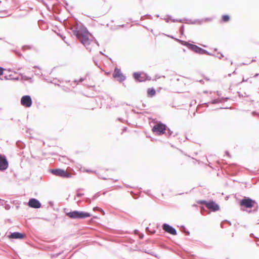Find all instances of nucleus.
Wrapping results in <instances>:
<instances>
[{"label": "nucleus", "instance_id": "31", "mask_svg": "<svg viewBox=\"0 0 259 259\" xmlns=\"http://www.w3.org/2000/svg\"><path fill=\"white\" fill-rule=\"evenodd\" d=\"M252 115L254 116H257L259 117V112L256 111H253L252 113Z\"/></svg>", "mask_w": 259, "mask_h": 259}, {"label": "nucleus", "instance_id": "23", "mask_svg": "<svg viewBox=\"0 0 259 259\" xmlns=\"http://www.w3.org/2000/svg\"><path fill=\"white\" fill-rule=\"evenodd\" d=\"M198 204H205V206H207V203H208V201H206L205 200H199L197 202Z\"/></svg>", "mask_w": 259, "mask_h": 259}, {"label": "nucleus", "instance_id": "59", "mask_svg": "<svg viewBox=\"0 0 259 259\" xmlns=\"http://www.w3.org/2000/svg\"><path fill=\"white\" fill-rule=\"evenodd\" d=\"M254 61H255V60H252V62H254Z\"/></svg>", "mask_w": 259, "mask_h": 259}, {"label": "nucleus", "instance_id": "12", "mask_svg": "<svg viewBox=\"0 0 259 259\" xmlns=\"http://www.w3.org/2000/svg\"><path fill=\"white\" fill-rule=\"evenodd\" d=\"M206 207L209 210L214 212L220 209L219 205L212 200L208 201Z\"/></svg>", "mask_w": 259, "mask_h": 259}, {"label": "nucleus", "instance_id": "21", "mask_svg": "<svg viewBox=\"0 0 259 259\" xmlns=\"http://www.w3.org/2000/svg\"><path fill=\"white\" fill-rule=\"evenodd\" d=\"M182 228L183 229V232L186 235H190V232L188 230H187L184 226H182Z\"/></svg>", "mask_w": 259, "mask_h": 259}, {"label": "nucleus", "instance_id": "49", "mask_svg": "<svg viewBox=\"0 0 259 259\" xmlns=\"http://www.w3.org/2000/svg\"><path fill=\"white\" fill-rule=\"evenodd\" d=\"M95 43L99 46V44L98 42L96 40H95Z\"/></svg>", "mask_w": 259, "mask_h": 259}, {"label": "nucleus", "instance_id": "47", "mask_svg": "<svg viewBox=\"0 0 259 259\" xmlns=\"http://www.w3.org/2000/svg\"><path fill=\"white\" fill-rule=\"evenodd\" d=\"M226 222H227L230 225H231V223L230 221H227V220H226L225 221Z\"/></svg>", "mask_w": 259, "mask_h": 259}, {"label": "nucleus", "instance_id": "18", "mask_svg": "<svg viewBox=\"0 0 259 259\" xmlns=\"http://www.w3.org/2000/svg\"><path fill=\"white\" fill-rule=\"evenodd\" d=\"M174 39L176 40V41H177L178 42H179L180 43H181L182 45L186 46L187 47H188V46L189 45V42L187 41L182 40H181V39H179L176 38H175Z\"/></svg>", "mask_w": 259, "mask_h": 259}, {"label": "nucleus", "instance_id": "57", "mask_svg": "<svg viewBox=\"0 0 259 259\" xmlns=\"http://www.w3.org/2000/svg\"><path fill=\"white\" fill-rule=\"evenodd\" d=\"M177 135V134H176L175 135H174V137H175Z\"/></svg>", "mask_w": 259, "mask_h": 259}, {"label": "nucleus", "instance_id": "33", "mask_svg": "<svg viewBox=\"0 0 259 259\" xmlns=\"http://www.w3.org/2000/svg\"><path fill=\"white\" fill-rule=\"evenodd\" d=\"M100 209H101V208H100V207H98V206H96V207H94L93 210H95H95H98V211H100Z\"/></svg>", "mask_w": 259, "mask_h": 259}, {"label": "nucleus", "instance_id": "43", "mask_svg": "<svg viewBox=\"0 0 259 259\" xmlns=\"http://www.w3.org/2000/svg\"><path fill=\"white\" fill-rule=\"evenodd\" d=\"M118 120L121 122H123V119L121 118H118Z\"/></svg>", "mask_w": 259, "mask_h": 259}, {"label": "nucleus", "instance_id": "38", "mask_svg": "<svg viewBox=\"0 0 259 259\" xmlns=\"http://www.w3.org/2000/svg\"><path fill=\"white\" fill-rule=\"evenodd\" d=\"M100 212H101L103 215H105V211H104L102 208H101V209H100Z\"/></svg>", "mask_w": 259, "mask_h": 259}, {"label": "nucleus", "instance_id": "24", "mask_svg": "<svg viewBox=\"0 0 259 259\" xmlns=\"http://www.w3.org/2000/svg\"><path fill=\"white\" fill-rule=\"evenodd\" d=\"M184 26L183 25L180 28V32L181 35H183L184 34Z\"/></svg>", "mask_w": 259, "mask_h": 259}, {"label": "nucleus", "instance_id": "58", "mask_svg": "<svg viewBox=\"0 0 259 259\" xmlns=\"http://www.w3.org/2000/svg\"><path fill=\"white\" fill-rule=\"evenodd\" d=\"M250 235L253 236V234H251Z\"/></svg>", "mask_w": 259, "mask_h": 259}, {"label": "nucleus", "instance_id": "26", "mask_svg": "<svg viewBox=\"0 0 259 259\" xmlns=\"http://www.w3.org/2000/svg\"><path fill=\"white\" fill-rule=\"evenodd\" d=\"M146 231H147L148 233H150V234H154V233H155V230H153V231H151L150 230V229H149V227H146Z\"/></svg>", "mask_w": 259, "mask_h": 259}, {"label": "nucleus", "instance_id": "19", "mask_svg": "<svg viewBox=\"0 0 259 259\" xmlns=\"http://www.w3.org/2000/svg\"><path fill=\"white\" fill-rule=\"evenodd\" d=\"M222 20L224 22H227L230 20V17L228 15H224L222 16Z\"/></svg>", "mask_w": 259, "mask_h": 259}, {"label": "nucleus", "instance_id": "42", "mask_svg": "<svg viewBox=\"0 0 259 259\" xmlns=\"http://www.w3.org/2000/svg\"><path fill=\"white\" fill-rule=\"evenodd\" d=\"M139 237H140V239H142L144 237V234H140Z\"/></svg>", "mask_w": 259, "mask_h": 259}, {"label": "nucleus", "instance_id": "8", "mask_svg": "<svg viewBox=\"0 0 259 259\" xmlns=\"http://www.w3.org/2000/svg\"><path fill=\"white\" fill-rule=\"evenodd\" d=\"M32 99L29 95H24L21 99V104L23 106L28 108L31 106Z\"/></svg>", "mask_w": 259, "mask_h": 259}, {"label": "nucleus", "instance_id": "15", "mask_svg": "<svg viewBox=\"0 0 259 259\" xmlns=\"http://www.w3.org/2000/svg\"><path fill=\"white\" fill-rule=\"evenodd\" d=\"M133 77L136 81L138 82H142L144 81L143 79H140L141 74L139 72H134L133 73Z\"/></svg>", "mask_w": 259, "mask_h": 259}, {"label": "nucleus", "instance_id": "40", "mask_svg": "<svg viewBox=\"0 0 259 259\" xmlns=\"http://www.w3.org/2000/svg\"><path fill=\"white\" fill-rule=\"evenodd\" d=\"M146 16L148 17V18L149 19H152V17L150 15H146Z\"/></svg>", "mask_w": 259, "mask_h": 259}, {"label": "nucleus", "instance_id": "45", "mask_svg": "<svg viewBox=\"0 0 259 259\" xmlns=\"http://www.w3.org/2000/svg\"><path fill=\"white\" fill-rule=\"evenodd\" d=\"M149 192H150V190H147L146 191H145V192L148 194V195H149Z\"/></svg>", "mask_w": 259, "mask_h": 259}, {"label": "nucleus", "instance_id": "11", "mask_svg": "<svg viewBox=\"0 0 259 259\" xmlns=\"http://www.w3.org/2000/svg\"><path fill=\"white\" fill-rule=\"evenodd\" d=\"M27 204L30 207L33 208H39L41 205L40 202L34 198H30Z\"/></svg>", "mask_w": 259, "mask_h": 259}, {"label": "nucleus", "instance_id": "16", "mask_svg": "<svg viewBox=\"0 0 259 259\" xmlns=\"http://www.w3.org/2000/svg\"><path fill=\"white\" fill-rule=\"evenodd\" d=\"M16 145L19 148L21 149H24L25 147V144L21 141H17Z\"/></svg>", "mask_w": 259, "mask_h": 259}, {"label": "nucleus", "instance_id": "39", "mask_svg": "<svg viewBox=\"0 0 259 259\" xmlns=\"http://www.w3.org/2000/svg\"><path fill=\"white\" fill-rule=\"evenodd\" d=\"M94 62L96 65H97L99 68H100V66L98 65V62L95 60H94Z\"/></svg>", "mask_w": 259, "mask_h": 259}, {"label": "nucleus", "instance_id": "34", "mask_svg": "<svg viewBox=\"0 0 259 259\" xmlns=\"http://www.w3.org/2000/svg\"><path fill=\"white\" fill-rule=\"evenodd\" d=\"M219 54H220V56L218 57V58L219 59H221L222 57H224V55L223 54H222L221 53L219 52L218 53Z\"/></svg>", "mask_w": 259, "mask_h": 259}, {"label": "nucleus", "instance_id": "37", "mask_svg": "<svg viewBox=\"0 0 259 259\" xmlns=\"http://www.w3.org/2000/svg\"><path fill=\"white\" fill-rule=\"evenodd\" d=\"M203 211H205V208L203 207L201 208V212L202 214H203Z\"/></svg>", "mask_w": 259, "mask_h": 259}, {"label": "nucleus", "instance_id": "7", "mask_svg": "<svg viewBox=\"0 0 259 259\" xmlns=\"http://www.w3.org/2000/svg\"><path fill=\"white\" fill-rule=\"evenodd\" d=\"M9 166V162L5 155L0 154V171L6 170Z\"/></svg>", "mask_w": 259, "mask_h": 259}, {"label": "nucleus", "instance_id": "53", "mask_svg": "<svg viewBox=\"0 0 259 259\" xmlns=\"http://www.w3.org/2000/svg\"><path fill=\"white\" fill-rule=\"evenodd\" d=\"M143 106L144 107H146V105H145V104H143Z\"/></svg>", "mask_w": 259, "mask_h": 259}, {"label": "nucleus", "instance_id": "60", "mask_svg": "<svg viewBox=\"0 0 259 259\" xmlns=\"http://www.w3.org/2000/svg\"><path fill=\"white\" fill-rule=\"evenodd\" d=\"M233 73H236V71H234L233 72Z\"/></svg>", "mask_w": 259, "mask_h": 259}, {"label": "nucleus", "instance_id": "44", "mask_svg": "<svg viewBox=\"0 0 259 259\" xmlns=\"http://www.w3.org/2000/svg\"><path fill=\"white\" fill-rule=\"evenodd\" d=\"M84 79L83 78H80L78 82H82L83 81Z\"/></svg>", "mask_w": 259, "mask_h": 259}, {"label": "nucleus", "instance_id": "9", "mask_svg": "<svg viewBox=\"0 0 259 259\" xmlns=\"http://www.w3.org/2000/svg\"><path fill=\"white\" fill-rule=\"evenodd\" d=\"M113 77L114 78H116L118 81L119 82H121L123 80H124L126 78L125 76H124L121 72V70L120 69L116 67L114 69L113 73Z\"/></svg>", "mask_w": 259, "mask_h": 259}, {"label": "nucleus", "instance_id": "50", "mask_svg": "<svg viewBox=\"0 0 259 259\" xmlns=\"http://www.w3.org/2000/svg\"><path fill=\"white\" fill-rule=\"evenodd\" d=\"M127 130V127H124V128H123V131H126Z\"/></svg>", "mask_w": 259, "mask_h": 259}, {"label": "nucleus", "instance_id": "25", "mask_svg": "<svg viewBox=\"0 0 259 259\" xmlns=\"http://www.w3.org/2000/svg\"><path fill=\"white\" fill-rule=\"evenodd\" d=\"M221 101L219 99H214L211 101L212 104H217L220 103Z\"/></svg>", "mask_w": 259, "mask_h": 259}, {"label": "nucleus", "instance_id": "56", "mask_svg": "<svg viewBox=\"0 0 259 259\" xmlns=\"http://www.w3.org/2000/svg\"><path fill=\"white\" fill-rule=\"evenodd\" d=\"M145 17V16H143V17H142V18H142V19H143V17Z\"/></svg>", "mask_w": 259, "mask_h": 259}, {"label": "nucleus", "instance_id": "3", "mask_svg": "<svg viewBox=\"0 0 259 259\" xmlns=\"http://www.w3.org/2000/svg\"><path fill=\"white\" fill-rule=\"evenodd\" d=\"M239 204L240 206L244 207L246 208H251L254 207L253 210H249L248 212H256L257 210L258 205L257 202L251 198L247 197H244L243 199L240 200Z\"/></svg>", "mask_w": 259, "mask_h": 259}, {"label": "nucleus", "instance_id": "54", "mask_svg": "<svg viewBox=\"0 0 259 259\" xmlns=\"http://www.w3.org/2000/svg\"><path fill=\"white\" fill-rule=\"evenodd\" d=\"M231 64L232 65L233 64V61H231Z\"/></svg>", "mask_w": 259, "mask_h": 259}, {"label": "nucleus", "instance_id": "6", "mask_svg": "<svg viewBox=\"0 0 259 259\" xmlns=\"http://www.w3.org/2000/svg\"><path fill=\"white\" fill-rule=\"evenodd\" d=\"M51 172L53 175L63 178H68L71 177V174L67 173L65 170L62 169H51Z\"/></svg>", "mask_w": 259, "mask_h": 259}, {"label": "nucleus", "instance_id": "4", "mask_svg": "<svg viewBox=\"0 0 259 259\" xmlns=\"http://www.w3.org/2000/svg\"><path fill=\"white\" fill-rule=\"evenodd\" d=\"M188 48L194 52L199 54H206L209 56H214L211 53L208 52L207 50H204L195 45L189 43Z\"/></svg>", "mask_w": 259, "mask_h": 259}, {"label": "nucleus", "instance_id": "41", "mask_svg": "<svg viewBox=\"0 0 259 259\" xmlns=\"http://www.w3.org/2000/svg\"><path fill=\"white\" fill-rule=\"evenodd\" d=\"M6 209H9L10 208V206L9 205H7L5 207Z\"/></svg>", "mask_w": 259, "mask_h": 259}, {"label": "nucleus", "instance_id": "51", "mask_svg": "<svg viewBox=\"0 0 259 259\" xmlns=\"http://www.w3.org/2000/svg\"><path fill=\"white\" fill-rule=\"evenodd\" d=\"M34 68H39V67L38 66H34Z\"/></svg>", "mask_w": 259, "mask_h": 259}, {"label": "nucleus", "instance_id": "32", "mask_svg": "<svg viewBox=\"0 0 259 259\" xmlns=\"http://www.w3.org/2000/svg\"><path fill=\"white\" fill-rule=\"evenodd\" d=\"M85 201L86 202L89 203L90 204L91 203V200L89 198H86Z\"/></svg>", "mask_w": 259, "mask_h": 259}, {"label": "nucleus", "instance_id": "52", "mask_svg": "<svg viewBox=\"0 0 259 259\" xmlns=\"http://www.w3.org/2000/svg\"><path fill=\"white\" fill-rule=\"evenodd\" d=\"M226 154H227L228 156H229V154L228 152H226Z\"/></svg>", "mask_w": 259, "mask_h": 259}, {"label": "nucleus", "instance_id": "35", "mask_svg": "<svg viewBox=\"0 0 259 259\" xmlns=\"http://www.w3.org/2000/svg\"><path fill=\"white\" fill-rule=\"evenodd\" d=\"M189 22H187L189 24H195V21H192V20H188Z\"/></svg>", "mask_w": 259, "mask_h": 259}, {"label": "nucleus", "instance_id": "48", "mask_svg": "<svg viewBox=\"0 0 259 259\" xmlns=\"http://www.w3.org/2000/svg\"><path fill=\"white\" fill-rule=\"evenodd\" d=\"M167 36H168V37H169L171 38H173V39H174V38H175V37H174L173 36H171V35H167Z\"/></svg>", "mask_w": 259, "mask_h": 259}, {"label": "nucleus", "instance_id": "46", "mask_svg": "<svg viewBox=\"0 0 259 259\" xmlns=\"http://www.w3.org/2000/svg\"><path fill=\"white\" fill-rule=\"evenodd\" d=\"M259 75V73H256L254 75V77H256L258 76Z\"/></svg>", "mask_w": 259, "mask_h": 259}, {"label": "nucleus", "instance_id": "5", "mask_svg": "<svg viewBox=\"0 0 259 259\" xmlns=\"http://www.w3.org/2000/svg\"><path fill=\"white\" fill-rule=\"evenodd\" d=\"M167 126L161 122L155 124L153 128L152 131L157 135H162L165 133Z\"/></svg>", "mask_w": 259, "mask_h": 259}, {"label": "nucleus", "instance_id": "29", "mask_svg": "<svg viewBox=\"0 0 259 259\" xmlns=\"http://www.w3.org/2000/svg\"><path fill=\"white\" fill-rule=\"evenodd\" d=\"M83 195H84V193H78V192H77L76 193V197H80L82 196Z\"/></svg>", "mask_w": 259, "mask_h": 259}, {"label": "nucleus", "instance_id": "14", "mask_svg": "<svg viewBox=\"0 0 259 259\" xmlns=\"http://www.w3.org/2000/svg\"><path fill=\"white\" fill-rule=\"evenodd\" d=\"M148 96L150 97L154 96L156 94L155 90L153 88H149L147 90Z\"/></svg>", "mask_w": 259, "mask_h": 259}, {"label": "nucleus", "instance_id": "30", "mask_svg": "<svg viewBox=\"0 0 259 259\" xmlns=\"http://www.w3.org/2000/svg\"><path fill=\"white\" fill-rule=\"evenodd\" d=\"M100 53L105 56H106L107 58H109V59L111 61H112V59L111 58H109L108 56H107L106 55H105V54H104L102 51H100Z\"/></svg>", "mask_w": 259, "mask_h": 259}, {"label": "nucleus", "instance_id": "22", "mask_svg": "<svg viewBox=\"0 0 259 259\" xmlns=\"http://www.w3.org/2000/svg\"><path fill=\"white\" fill-rule=\"evenodd\" d=\"M100 196V192L96 193L92 197V200H95Z\"/></svg>", "mask_w": 259, "mask_h": 259}, {"label": "nucleus", "instance_id": "28", "mask_svg": "<svg viewBox=\"0 0 259 259\" xmlns=\"http://www.w3.org/2000/svg\"><path fill=\"white\" fill-rule=\"evenodd\" d=\"M31 48H32V47H31V46H24V47H22V50H25V48H27V49H31Z\"/></svg>", "mask_w": 259, "mask_h": 259}, {"label": "nucleus", "instance_id": "13", "mask_svg": "<svg viewBox=\"0 0 259 259\" xmlns=\"http://www.w3.org/2000/svg\"><path fill=\"white\" fill-rule=\"evenodd\" d=\"M25 235L24 234L18 232L11 233V234L8 235V237L9 238L18 239H23L25 237Z\"/></svg>", "mask_w": 259, "mask_h": 259}, {"label": "nucleus", "instance_id": "20", "mask_svg": "<svg viewBox=\"0 0 259 259\" xmlns=\"http://www.w3.org/2000/svg\"><path fill=\"white\" fill-rule=\"evenodd\" d=\"M172 133H173V132L171 131L169 128H168L167 127H166V130L165 131V133H164V134H165L166 136L169 137H170L172 135Z\"/></svg>", "mask_w": 259, "mask_h": 259}, {"label": "nucleus", "instance_id": "27", "mask_svg": "<svg viewBox=\"0 0 259 259\" xmlns=\"http://www.w3.org/2000/svg\"><path fill=\"white\" fill-rule=\"evenodd\" d=\"M15 53V54L19 57H21L22 56V55L21 53H20V52L17 51H15V50H13V51Z\"/></svg>", "mask_w": 259, "mask_h": 259}, {"label": "nucleus", "instance_id": "17", "mask_svg": "<svg viewBox=\"0 0 259 259\" xmlns=\"http://www.w3.org/2000/svg\"><path fill=\"white\" fill-rule=\"evenodd\" d=\"M167 16L168 17V19L166 20L167 22H168L169 20H171L174 22H183L182 19H171V17L170 15H167Z\"/></svg>", "mask_w": 259, "mask_h": 259}, {"label": "nucleus", "instance_id": "2", "mask_svg": "<svg viewBox=\"0 0 259 259\" xmlns=\"http://www.w3.org/2000/svg\"><path fill=\"white\" fill-rule=\"evenodd\" d=\"M64 210L66 215L71 219H83L91 216V213L88 212L78 210L68 211L66 208H65Z\"/></svg>", "mask_w": 259, "mask_h": 259}, {"label": "nucleus", "instance_id": "1", "mask_svg": "<svg viewBox=\"0 0 259 259\" xmlns=\"http://www.w3.org/2000/svg\"><path fill=\"white\" fill-rule=\"evenodd\" d=\"M69 29L72 31L73 34L81 41V42L86 47L90 52L91 51V49L88 47L90 45L91 40L89 38L88 34L89 31L86 27H84L81 32H80L77 28H73L72 27H70Z\"/></svg>", "mask_w": 259, "mask_h": 259}, {"label": "nucleus", "instance_id": "36", "mask_svg": "<svg viewBox=\"0 0 259 259\" xmlns=\"http://www.w3.org/2000/svg\"><path fill=\"white\" fill-rule=\"evenodd\" d=\"M4 203V200L0 199V205H3Z\"/></svg>", "mask_w": 259, "mask_h": 259}, {"label": "nucleus", "instance_id": "55", "mask_svg": "<svg viewBox=\"0 0 259 259\" xmlns=\"http://www.w3.org/2000/svg\"><path fill=\"white\" fill-rule=\"evenodd\" d=\"M221 227H222V228H223V224H221Z\"/></svg>", "mask_w": 259, "mask_h": 259}, {"label": "nucleus", "instance_id": "10", "mask_svg": "<svg viewBox=\"0 0 259 259\" xmlns=\"http://www.w3.org/2000/svg\"><path fill=\"white\" fill-rule=\"evenodd\" d=\"M162 229L166 233L173 235H176L177 234V232L176 229L168 224L164 223L162 226Z\"/></svg>", "mask_w": 259, "mask_h": 259}]
</instances>
